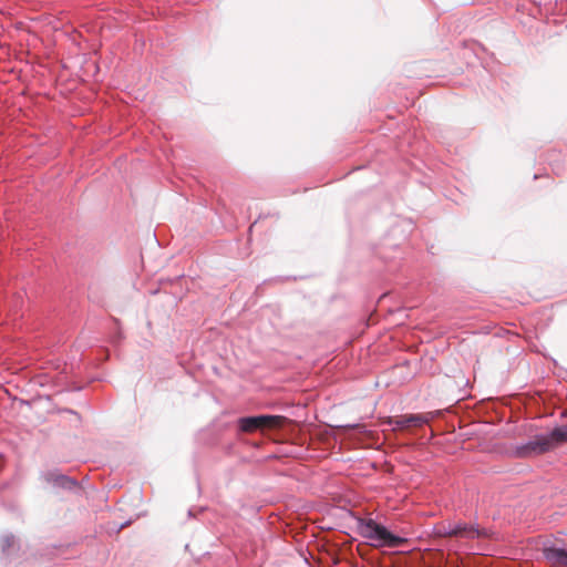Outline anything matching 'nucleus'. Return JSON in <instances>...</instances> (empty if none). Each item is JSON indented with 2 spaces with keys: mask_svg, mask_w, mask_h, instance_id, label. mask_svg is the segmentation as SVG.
<instances>
[{
  "mask_svg": "<svg viewBox=\"0 0 567 567\" xmlns=\"http://www.w3.org/2000/svg\"><path fill=\"white\" fill-rule=\"evenodd\" d=\"M431 420L430 414H405L395 417H388L386 423L393 425V430H405L420 427Z\"/></svg>",
  "mask_w": 567,
  "mask_h": 567,
  "instance_id": "39448f33",
  "label": "nucleus"
},
{
  "mask_svg": "<svg viewBox=\"0 0 567 567\" xmlns=\"http://www.w3.org/2000/svg\"><path fill=\"white\" fill-rule=\"evenodd\" d=\"M282 416L276 415H258L239 419V427L243 432L251 433L259 429H274L281 426Z\"/></svg>",
  "mask_w": 567,
  "mask_h": 567,
  "instance_id": "7ed1b4c3",
  "label": "nucleus"
},
{
  "mask_svg": "<svg viewBox=\"0 0 567 567\" xmlns=\"http://www.w3.org/2000/svg\"><path fill=\"white\" fill-rule=\"evenodd\" d=\"M543 555L551 567H567V550L558 547H545Z\"/></svg>",
  "mask_w": 567,
  "mask_h": 567,
  "instance_id": "423d86ee",
  "label": "nucleus"
},
{
  "mask_svg": "<svg viewBox=\"0 0 567 567\" xmlns=\"http://www.w3.org/2000/svg\"><path fill=\"white\" fill-rule=\"evenodd\" d=\"M358 529L362 537L371 540L377 547H399L408 542L403 537L393 535L384 526L371 518L360 519Z\"/></svg>",
  "mask_w": 567,
  "mask_h": 567,
  "instance_id": "f257e3e1",
  "label": "nucleus"
},
{
  "mask_svg": "<svg viewBox=\"0 0 567 567\" xmlns=\"http://www.w3.org/2000/svg\"><path fill=\"white\" fill-rule=\"evenodd\" d=\"M549 441V451L555 446L567 442V426L556 427L549 434L544 435Z\"/></svg>",
  "mask_w": 567,
  "mask_h": 567,
  "instance_id": "0eeeda50",
  "label": "nucleus"
},
{
  "mask_svg": "<svg viewBox=\"0 0 567 567\" xmlns=\"http://www.w3.org/2000/svg\"><path fill=\"white\" fill-rule=\"evenodd\" d=\"M549 451V441L544 435H537L526 444L515 449V455L518 457H530L540 455Z\"/></svg>",
  "mask_w": 567,
  "mask_h": 567,
  "instance_id": "20e7f679",
  "label": "nucleus"
},
{
  "mask_svg": "<svg viewBox=\"0 0 567 567\" xmlns=\"http://www.w3.org/2000/svg\"><path fill=\"white\" fill-rule=\"evenodd\" d=\"M435 534L440 537H455L461 539H474L488 536L485 529H480L474 525L453 524L446 522H443L435 527Z\"/></svg>",
  "mask_w": 567,
  "mask_h": 567,
  "instance_id": "f03ea898",
  "label": "nucleus"
}]
</instances>
